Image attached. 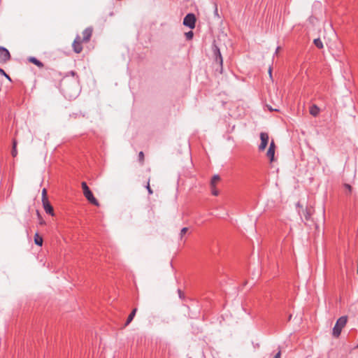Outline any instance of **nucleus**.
Returning <instances> with one entry per match:
<instances>
[{"label": "nucleus", "mask_w": 358, "mask_h": 358, "mask_svg": "<svg viewBox=\"0 0 358 358\" xmlns=\"http://www.w3.org/2000/svg\"><path fill=\"white\" fill-rule=\"evenodd\" d=\"M92 32L93 29L92 27H87L82 33L83 38H81L80 36L79 35L76 36L72 44L73 50L76 53H80L82 52V43H88L90 41Z\"/></svg>", "instance_id": "f257e3e1"}, {"label": "nucleus", "mask_w": 358, "mask_h": 358, "mask_svg": "<svg viewBox=\"0 0 358 358\" xmlns=\"http://www.w3.org/2000/svg\"><path fill=\"white\" fill-rule=\"evenodd\" d=\"M347 321V316H342L338 319L332 331V334L335 338H338L341 335L342 329L345 326Z\"/></svg>", "instance_id": "f03ea898"}, {"label": "nucleus", "mask_w": 358, "mask_h": 358, "mask_svg": "<svg viewBox=\"0 0 358 358\" xmlns=\"http://www.w3.org/2000/svg\"><path fill=\"white\" fill-rule=\"evenodd\" d=\"M83 194L85 196V198L87 199V201L94 204V206H99V203L96 199L94 196L92 191L90 189L89 187L87 186V183L85 182H83L81 183Z\"/></svg>", "instance_id": "7ed1b4c3"}, {"label": "nucleus", "mask_w": 358, "mask_h": 358, "mask_svg": "<svg viewBox=\"0 0 358 358\" xmlns=\"http://www.w3.org/2000/svg\"><path fill=\"white\" fill-rule=\"evenodd\" d=\"M213 52L215 57V62L219 65L220 72L222 73L223 59L219 48L217 45H214L213 47Z\"/></svg>", "instance_id": "20e7f679"}, {"label": "nucleus", "mask_w": 358, "mask_h": 358, "mask_svg": "<svg viewBox=\"0 0 358 358\" xmlns=\"http://www.w3.org/2000/svg\"><path fill=\"white\" fill-rule=\"evenodd\" d=\"M196 17L193 13H188L183 19V24L190 29L195 27Z\"/></svg>", "instance_id": "39448f33"}, {"label": "nucleus", "mask_w": 358, "mask_h": 358, "mask_svg": "<svg viewBox=\"0 0 358 358\" xmlns=\"http://www.w3.org/2000/svg\"><path fill=\"white\" fill-rule=\"evenodd\" d=\"M260 140H261V143L259 145V150L263 151L265 150V148H266V146L268 145V140H269L268 134L266 132H261L260 133Z\"/></svg>", "instance_id": "423d86ee"}, {"label": "nucleus", "mask_w": 358, "mask_h": 358, "mask_svg": "<svg viewBox=\"0 0 358 358\" xmlns=\"http://www.w3.org/2000/svg\"><path fill=\"white\" fill-rule=\"evenodd\" d=\"M10 58L9 51L6 48L0 46V63H6Z\"/></svg>", "instance_id": "0eeeda50"}, {"label": "nucleus", "mask_w": 358, "mask_h": 358, "mask_svg": "<svg viewBox=\"0 0 358 358\" xmlns=\"http://www.w3.org/2000/svg\"><path fill=\"white\" fill-rule=\"evenodd\" d=\"M275 150V145L274 141H272L266 152V156L269 158L271 162L274 161Z\"/></svg>", "instance_id": "6e6552de"}, {"label": "nucleus", "mask_w": 358, "mask_h": 358, "mask_svg": "<svg viewBox=\"0 0 358 358\" xmlns=\"http://www.w3.org/2000/svg\"><path fill=\"white\" fill-rule=\"evenodd\" d=\"M43 206L44 208V210L47 214H49L52 216H53L54 214V209L52 205L50 204V201L48 200L43 201Z\"/></svg>", "instance_id": "1a4fd4ad"}, {"label": "nucleus", "mask_w": 358, "mask_h": 358, "mask_svg": "<svg viewBox=\"0 0 358 358\" xmlns=\"http://www.w3.org/2000/svg\"><path fill=\"white\" fill-rule=\"evenodd\" d=\"M314 213L313 207H306L305 210H303V214L306 221H309L311 219V216Z\"/></svg>", "instance_id": "9d476101"}, {"label": "nucleus", "mask_w": 358, "mask_h": 358, "mask_svg": "<svg viewBox=\"0 0 358 358\" xmlns=\"http://www.w3.org/2000/svg\"><path fill=\"white\" fill-rule=\"evenodd\" d=\"M28 60H29L30 62H31V63L34 64L35 65H36V66H37L38 67H39V68H42V67H43V66H44V65H43V64L41 61H39L38 59H36V57H30L28 59Z\"/></svg>", "instance_id": "9b49d317"}, {"label": "nucleus", "mask_w": 358, "mask_h": 358, "mask_svg": "<svg viewBox=\"0 0 358 358\" xmlns=\"http://www.w3.org/2000/svg\"><path fill=\"white\" fill-rule=\"evenodd\" d=\"M136 311H137V308L133 309V310L131 311V313L129 314V315L127 317V320L125 323V326L129 325L131 322V321L133 320V319L136 313Z\"/></svg>", "instance_id": "f8f14e48"}, {"label": "nucleus", "mask_w": 358, "mask_h": 358, "mask_svg": "<svg viewBox=\"0 0 358 358\" xmlns=\"http://www.w3.org/2000/svg\"><path fill=\"white\" fill-rule=\"evenodd\" d=\"M220 178L218 175H215L213 176L210 180V187L213 188L215 187L216 184L220 181Z\"/></svg>", "instance_id": "ddd939ff"}, {"label": "nucleus", "mask_w": 358, "mask_h": 358, "mask_svg": "<svg viewBox=\"0 0 358 358\" xmlns=\"http://www.w3.org/2000/svg\"><path fill=\"white\" fill-rule=\"evenodd\" d=\"M319 112H320V109H319V108H318L317 106H315V105L312 106L310 107V113L313 116H314V117L317 116V115H318Z\"/></svg>", "instance_id": "4468645a"}, {"label": "nucleus", "mask_w": 358, "mask_h": 358, "mask_svg": "<svg viewBox=\"0 0 358 358\" xmlns=\"http://www.w3.org/2000/svg\"><path fill=\"white\" fill-rule=\"evenodd\" d=\"M34 243L38 246H41L43 244V238L40 236L37 233L34 236Z\"/></svg>", "instance_id": "2eb2a0df"}, {"label": "nucleus", "mask_w": 358, "mask_h": 358, "mask_svg": "<svg viewBox=\"0 0 358 358\" xmlns=\"http://www.w3.org/2000/svg\"><path fill=\"white\" fill-rule=\"evenodd\" d=\"M313 43L319 49H322L324 47L323 43L320 38L314 39Z\"/></svg>", "instance_id": "dca6fc26"}, {"label": "nucleus", "mask_w": 358, "mask_h": 358, "mask_svg": "<svg viewBox=\"0 0 358 358\" xmlns=\"http://www.w3.org/2000/svg\"><path fill=\"white\" fill-rule=\"evenodd\" d=\"M17 141L15 140H13V148H12V151H11V155L13 157H15L17 155Z\"/></svg>", "instance_id": "f3484780"}, {"label": "nucleus", "mask_w": 358, "mask_h": 358, "mask_svg": "<svg viewBox=\"0 0 358 358\" xmlns=\"http://www.w3.org/2000/svg\"><path fill=\"white\" fill-rule=\"evenodd\" d=\"M185 37H186L187 40H191L193 38L194 34H193V31H189L188 32H186L185 34Z\"/></svg>", "instance_id": "a211bd4d"}, {"label": "nucleus", "mask_w": 358, "mask_h": 358, "mask_svg": "<svg viewBox=\"0 0 358 358\" xmlns=\"http://www.w3.org/2000/svg\"><path fill=\"white\" fill-rule=\"evenodd\" d=\"M45 200H48V199L47 196V190L44 188L42 191V201Z\"/></svg>", "instance_id": "6ab92c4d"}, {"label": "nucleus", "mask_w": 358, "mask_h": 358, "mask_svg": "<svg viewBox=\"0 0 358 358\" xmlns=\"http://www.w3.org/2000/svg\"><path fill=\"white\" fill-rule=\"evenodd\" d=\"M138 160L143 164L144 162V154L143 152L141 151L138 153Z\"/></svg>", "instance_id": "aec40b11"}, {"label": "nucleus", "mask_w": 358, "mask_h": 358, "mask_svg": "<svg viewBox=\"0 0 358 358\" xmlns=\"http://www.w3.org/2000/svg\"><path fill=\"white\" fill-rule=\"evenodd\" d=\"M344 187L347 190V192H346L347 194H350L352 192V188L351 185H350L349 184H345Z\"/></svg>", "instance_id": "412c9836"}, {"label": "nucleus", "mask_w": 358, "mask_h": 358, "mask_svg": "<svg viewBox=\"0 0 358 358\" xmlns=\"http://www.w3.org/2000/svg\"><path fill=\"white\" fill-rule=\"evenodd\" d=\"M146 189H148V194H152L153 193L150 186V179L148 180V183H147V185H146Z\"/></svg>", "instance_id": "4be33fe9"}, {"label": "nucleus", "mask_w": 358, "mask_h": 358, "mask_svg": "<svg viewBox=\"0 0 358 358\" xmlns=\"http://www.w3.org/2000/svg\"><path fill=\"white\" fill-rule=\"evenodd\" d=\"M187 231H188L187 227H183L180 231V238H182L183 236V235L185 234Z\"/></svg>", "instance_id": "5701e85b"}, {"label": "nucleus", "mask_w": 358, "mask_h": 358, "mask_svg": "<svg viewBox=\"0 0 358 358\" xmlns=\"http://www.w3.org/2000/svg\"><path fill=\"white\" fill-rule=\"evenodd\" d=\"M212 194L214 196H217L219 194V191L215 187L211 188Z\"/></svg>", "instance_id": "b1692460"}, {"label": "nucleus", "mask_w": 358, "mask_h": 358, "mask_svg": "<svg viewBox=\"0 0 358 358\" xmlns=\"http://www.w3.org/2000/svg\"><path fill=\"white\" fill-rule=\"evenodd\" d=\"M178 296H179L180 299H184L185 294L180 289H178Z\"/></svg>", "instance_id": "393cba45"}, {"label": "nucleus", "mask_w": 358, "mask_h": 358, "mask_svg": "<svg viewBox=\"0 0 358 358\" xmlns=\"http://www.w3.org/2000/svg\"><path fill=\"white\" fill-rule=\"evenodd\" d=\"M281 357V351L279 350V351L276 353V355L274 356L273 358H280Z\"/></svg>", "instance_id": "a878e982"}, {"label": "nucleus", "mask_w": 358, "mask_h": 358, "mask_svg": "<svg viewBox=\"0 0 358 358\" xmlns=\"http://www.w3.org/2000/svg\"><path fill=\"white\" fill-rule=\"evenodd\" d=\"M215 13L217 15V4H215Z\"/></svg>", "instance_id": "bb28decb"}, {"label": "nucleus", "mask_w": 358, "mask_h": 358, "mask_svg": "<svg viewBox=\"0 0 358 358\" xmlns=\"http://www.w3.org/2000/svg\"><path fill=\"white\" fill-rule=\"evenodd\" d=\"M268 73H269L270 76L271 77V75H272V69H271V67H269V69H268Z\"/></svg>", "instance_id": "cd10ccee"}, {"label": "nucleus", "mask_w": 358, "mask_h": 358, "mask_svg": "<svg viewBox=\"0 0 358 358\" xmlns=\"http://www.w3.org/2000/svg\"><path fill=\"white\" fill-rule=\"evenodd\" d=\"M3 76H4L7 79H8L9 80H10V76H9L8 74L5 73Z\"/></svg>", "instance_id": "c85d7f7f"}, {"label": "nucleus", "mask_w": 358, "mask_h": 358, "mask_svg": "<svg viewBox=\"0 0 358 358\" xmlns=\"http://www.w3.org/2000/svg\"><path fill=\"white\" fill-rule=\"evenodd\" d=\"M0 73L2 74V75H4L6 73V72L2 69H0Z\"/></svg>", "instance_id": "c756f323"}, {"label": "nucleus", "mask_w": 358, "mask_h": 358, "mask_svg": "<svg viewBox=\"0 0 358 358\" xmlns=\"http://www.w3.org/2000/svg\"><path fill=\"white\" fill-rule=\"evenodd\" d=\"M70 73L72 75V76H74L76 75V72L75 71H71Z\"/></svg>", "instance_id": "7c9ffc66"}, {"label": "nucleus", "mask_w": 358, "mask_h": 358, "mask_svg": "<svg viewBox=\"0 0 358 358\" xmlns=\"http://www.w3.org/2000/svg\"><path fill=\"white\" fill-rule=\"evenodd\" d=\"M279 49H280V47H278V48H276L275 54H277V53H278V52Z\"/></svg>", "instance_id": "2f4dec72"}, {"label": "nucleus", "mask_w": 358, "mask_h": 358, "mask_svg": "<svg viewBox=\"0 0 358 358\" xmlns=\"http://www.w3.org/2000/svg\"><path fill=\"white\" fill-rule=\"evenodd\" d=\"M40 223H41V224H44V222L43 221H41Z\"/></svg>", "instance_id": "473e14b6"}, {"label": "nucleus", "mask_w": 358, "mask_h": 358, "mask_svg": "<svg viewBox=\"0 0 358 358\" xmlns=\"http://www.w3.org/2000/svg\"><path fill=\"white\" fill-rule=\"evenodd\" d=\"M38 216H40L39 212L37 211Z\"/></svg>", "instance_id": "72a5a7b5"}]
</instances>
